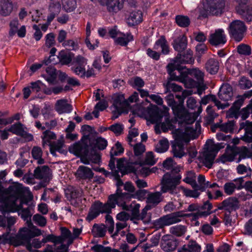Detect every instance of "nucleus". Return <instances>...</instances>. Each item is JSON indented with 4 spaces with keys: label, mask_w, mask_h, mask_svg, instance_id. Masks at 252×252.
I'll return each mask as SVG.
<instances>
[{
    "label": "nucleus",
    "mask_w": 252,
    "mask_h": 252,
    "mask_svg": "<svg viewBox=\"0 0 252 252\" xmlns=\"http://www.w3.org/2000/svg\"><path fill=\"white\" fill-rule=\"evenodd\" d=\"M113 176L117 181V189L116 193L109 195L106 203L103 204L100 201H95L91 206L86 220L91 221L96 218L100 214L104 213H109L112 209L114 208L116 204H119L120 201H124L128 198L130 194L127 193H123L120 187L123 186L124 183L120 179V176L118 170H115L112 172Z\"/></svg>",
    "instance_id": "1"
},
{
    "label": "nucleus",
    "mask_w": 252,
    "mask_h": 252,
    "mask_svg": "<svg viewBox=\"0 0 252 252\" xmlns=\"http://www.w3.org/2000/svg\"><path fill=\"white\" fill-rule=\"evenodd\" d=\"M168 110L167 108H165L162 111L157 107L148 110L149 120L152 123L156 124L155 126V130L157 134L160 133V128L164 132L175 128L174 124L176 123V120L173 119H170Z\"/></svg>",
    "instance_id": "2"
},
{
    "label": "nucleus",
    "mask_w": 252,
    "mask_h": 252,
    "mask_svg": "<svg viewBox=\"0 0 252 252\" xmlns=\"http://www.w3.org/2000/svg\"><path fill=\"white\" fill-rule=\"evenodd\" d=\"M180 171V168L176 167L163 176L160 181L161 192H169L171 194L176 193L175 190L177 186L180 184L181 179Z\"/></svg>",
    "instance_id": "3"
},
{
    "label": "nucleus",
    "mask_w": 252,
    "mask_h": 252,
    "mask_svg": "<svg viewBox=\"0 0 252 252\" xmlns=\"http://www.w3.org/2000/svg\"><path fill=\"white\" fill-rule=\"evenodd\" d=\"M123 206V209L131 212V220H142L145 224L149 223L151 221V215L147 213V211L152 209V206L149 204L147 205L140 213V205L139 204H131L129 206L124 203L118 204Z\"/></svg>",
    "instance_id": "4"
},
{
    "label": "nucleus",
    "mask_w": 252,
    "mask_h": 252,
    "mask_svg": "<svg viewBox=\"0 0 252 252\" xmlns=\"http://www.w3.org/2000/svg\"><path fill=\"white\" fill-rule=\"evenodd\" d=\"M29 227L31 226V229L23 228L20 229L19 233L16 235V238L19 241L18 245L26 244L27 249L29 251H32V246L30 243L32 238L40 236L42 234L41 231L37 227L33 225L31 221H29Z\"/></svg>",
    "instance_id": "5"
},
{
    "label": "nucleus",
    "mask_w": 252,
    "mask_h": 252,
    "mask_svg": "<svg viewBox=\"0 0 252 252\" xmlns=\"http://www.w3.org/2000/svg\"><path fill=\"white\" fill-rule=\"evenodd\" d=\"M205 150L203 152V163L208 168H211L217 153L224 147L221 144H215L211 140L207 141Z\"/></svg>",
    "instance_id": "6"
},
{
    "label": "nucleus",
    "mask_w": 252,
    "mask_h": 252,
    "mask_svg": "<svg viewBox=\"0 0 252 252\" xmlns=\"http://www.w3.org/2000/svg\"><path fill=\"white\" fill-rule=\"evenodd\" d=\"M7 192L10 194L11 200L10 211H19L21 209L23 204L26 203L23 200L19 199V197L22 192L21 185L17 184L9 186L7 189Z\"/></svg>",
    "instance_id": "7"
},
{
    "label": "nucleus",
    "mask_w": 252,
    "mask_h": 252,
    "mask_svg": "<svg viewBox=\"0 0 252 252\" xmlns=\"http://www.w3.org/2000/svg\"><path fill=\"white\" fill-rule=\"evenodd\" d=\"M247 28L245 24L240 20H235L230 23L229 32L234 39L238 42L242 40Z\"/></svg>",
    "instance_id": "8"
},
{
    "label": "nucleus",
    "mask_w": 252,
    "mask_h": 252,
    "mask_svg": "<svg viewBox=\"0 0 252 252\" xmlns=\"http://www.w3.org/2000/svg\"><path fill=\"white\" fill-rule=\"evenodd\" d=\"M179 245L178 240L171 235H164L161 239L160 248L165 252H174Z\"/></svg>",
    "instance_id": "9"
},
{
    "label": "nucleus",
    "mask_w": 252,
    "mask_h": 252,
    "mask_svg": "<svg viewBox=\"0 0 252 252\" xmlns=\"http://www.w3.org/2000/svg\"><path fill=\"white\" fill-rule=\"evenodd\" d=\"M84 136L81 139L82 143L77 142L71 145L69 148L70 152L78 156H84L88 155L90 146L88 144V140H83Z\"/></svg>",
    "instance_id": "10"
},
{
    "label": "nucleus",
    "mask_w": 252,
    "mask_h": 252,
    "mask_svg": "<svg viewBox=\"0 0 252 252\" xmlns=\"http://www.w3.org/2000/svg\"><path fill=\"white\" fill-rule=\"evenodd\" d=\"M238 199L234 197H230L224 200L218 206V209L223 210L224 212L232 213L240 208Z\"/></svg>",
    "instance_id": "11"
},
{
    "label": "nucleus",
    "mask_w": 252,
    "mask_h": 252,
    "mask_svg": "<svg viewBox=\"0 0 252 252\" xmlns=\"http://www.w3.org/2000/svg\"><path fill=\"white\" fill-rule=\"evenodd\" d=\"M113 106L115 108L117 113H114L112 117L113 120L117 118L122 113H127L129 109V105L127 101L125 100L123 96H118L114 100Z\"/></svg>",
    "instance_id": "12"
},
{
    "label": "nucleus",
    "mask_w": 252,
    "mask_h": 252,
    "mask_svg": "<svg viewBox=\"0 0 252 252\" xmlns=\"http://www.w3.org/2000/svg\"><path fill=\"white\" fill-rule=\"evenodd\" d=\"M83 140H88L90 149L95 150L97 149L100 150L105 149L107 145V141L104 138L99 137L97 138L90 137V135L88 134L84 136Z\"/></svg>",
    "instance_id": "13"
},
{
    "label": "nucleus",
    "mask_w": 252,
    "mask_h": 252,
    "mask_svg": "<svg viewBox=\"0 0 252 252\" xmlns=\"http://www.w3.org/2000/svg\"><path fill=\"white\" fill-rule=\"evenodd\" d=\"M98 2L103 6H106L109 12L114 13L123 8L124 0H98Z\"/></svg>",
    "instance_id": "14"
},
{
    "label": "nucleus",
    "mask_w": 252,
    "mask_h": 252,
    "mask_svg": "<svg viewBox=\"0 0 252 252\" xmlns=\"http://www.w3.org/2000/svg\"><path fill=\"white\" fill-rule=\"evenodd\" d=\"M244 129L245 134L241 138V139L247 143H252L251 149L252 155V123L248 121L241 123L240 125L239 131Z\"/></svg>",
    "instance_id": "15"
},
{
    "label": "nucleus",
    "mask_w": 252,
    "mask_h": 252,
    "mask_svg": "<svg viewBox=\"0 0 252 252\" xmlns=\"http://www.w3.org/2000/svg\"><path fill=\"white\" fill-rule=\"evenodd\" d=\"M212 207V204L209 201H206L203 205H199V212L189 214V216L192 217V219L194 220H196L199 217L203 216L206 217L212 213V212L211 211Z\"/></svg>",
    "instance_id": "16"
},
{
    "label": "nucleus",
    "mask_w": 252,
    "mask_h": 252,
    "mask_svg": "<svg viewBox=\"0 0 252 252\" xmlns=\"http://www.w3.org/2000/svg\"><path fill=\"white\" fill-rule=\"evenodd\" d=\"M233 93L231 86L228 83L223 84L220 89L218 96L221 100L227 101L231 99Z\"/></svg>",
    "instance_id": "17"
},
{
    "label": "nucleus",
    "mask_w": 252,
    "mask_h": 252,
    "mask_svg": "<svg viewBox=\"0 0 252 252\" xmlns=\"http://www.w3.org/2000/svg\"><path fill=\"white\" fill-rule=\"evenodd\" d=\"M174 61L177 64L180 63H192L194 61L192 51L190 49H188L183 55L180 53L178 54Z\"/></svg>",
    "instance_id": "18"
},
{
    "label": "nucleus",
    "mask_w": 252,
    "mask_h": 252,
    "mask_svg": "<svg viewBox=\"0 0 252 252\" xmlns=\"http://www.w3.org/2000/svg\"><path fill=\"white\" fill-rule=\"evenodd\" d=\"M226 41L224 31L222 29L216 30L214 33L210 35L209 42L213 45L224 44Z\"/></svg>",
    "instance_id": "19"
},
{
    "label": "nucleus",
    "mask_w": 252,
    "mask_h": 252,
    "mask_svg": "<svg viewBox=\"0 0 252 252\" xmlns=\"http://www.w3.org/2000/svg\"><path fill=\"white\" fill-rule=\"evenodd\" d=\"M225 6L224 0H213L209 6V13L212 15H219L223 12Z\"/></svg>",
    "instance_id": "20"
},
{
    "label": "nucleus",
    "mask_w": 252,
    "mask_h": 252,
    "mask_svg": "<svg viewBox=\"0 0 252 252\" xmlns=\"http://www.w3.org/2000/svg\"><path fill=\"white\" fill-rule=\"evenodd\" d=\"M7 227L6 232L2 234V237L5 239H12L15 235L16 230L12 226L16 222V219L13 217H6Z\"/></svg>",
    "instance_id": "21"
},
{
    "label": "nucleus",
    "mask_w": 252,
    "mask_h": 252,
    "mask_svg": "<svg viewBox=\"0 0 252 252\" xmlns=\"http://www.w3.org/2000/svg\"><path fill=\"white\" fill-rule=\"evenodd\" d=\"M236 153V146H227L225 153L220 157V160L222 163L232 161L237 156Z\"/></svg>",
    "instance_id": "22"
},
{
    "label": "nucleus",
    "mask_w": 252,
    "mask_h": 252,
    "mask_svg": "<svg viewBox=\"0 0 252 252\" xmlns=\"http://www.w3.org/2000/svg\"><path fill=\"white\" fill-rule=\"evenodd\" d=\"M244 102L243 98L238 99L233 104V105L227 112L226 116L229 118L237 119L239 116L240 109Z\"/></svg>",
    "instance_id": "23"
},
{
    "label": "nucleus",
    "mask_w": 252,
    "mask_h": 252,
    "mask_svg": "<svg viewBox=\"0 0 252 252\" xmlns=\"http://www.w3.org/2000/svg\"><path fill=\"white\" fill-rule=\"evenodd\" d=\"M237 11L244 20L248 22L252 20V6L240 4L237 8Z\"/></svg>",
    "instance_id": "24"
},
{
    "label": "nucleus",
    "mask_w": 252,
    "mask_h": 252,
    "mask_svg": "<svg viewBox=\"0 0 252 252\" xmlns=\"http://www.w3.org/2000/svg\"><path fill=\"white\" fill-rule=\"evenodd\" d=\"M175 116L179 119L181 122L187 124H191L195 122L194 118L189 113L184 107Z\"/></svg>",
    "instance_id": "25"
},
{
    "label": "nucleus",
    "mask_w": 252,
    "mask_h": 252,
    "mask_svg": "<svg viewBox=\"0 0 252 252\" xmlns=\"http://www.w3.org/2000/svg\"><path fill=\"white\" fill-rule=\"evenodd\" d=\"M187 37L184 35H181L174 40L172 45L176 51L182 52L187 48Z\"/></svg>",
    "instance_id": "26"
},
{
    "label": "nucleus",
    "mask_w": 252,
    "mask_h": 252,
    "mask_svg": "<svg viewBox=\"0 0 252 252\" xmlns=\"http://www.w3.org/2000/svg\"><path fill=\"white\" fill-rule=\"evenodd\" d=\"M142 21V13L139 10L134 9L130 12L127 23L131 26L138 25Z\"/></svg>",
    "instance_id": "27"
},
{
    "label": "nucleus",
    "mask_w": 252,
    "mask_h": 252,
    "mask_svg": "<svg viewBox=\"0 0 252 252\" xmlns=\"http://www.w3.org/2000/svg\"><path fill=\"white\" fill-rule=\"evenodd\" d=\"M205 68L210 74L212 75L216 74L219 71L220 63L217 60L214 58H210L205 63Z\"/></svg>",
    "instance_id": "28"
},
{
    "label": "nucleus",
    "mask_w": 252,
    "mask_h": 252,
    "mask_svg": "<svg viewBox=\"0 0 252 252\" xmlns=\"http://www.w3.org/2000/svg\"><path fill=\"white\" fill-rule=\"evenodd\" d=\"M55 109L59 113H68L72 111V106L66 99L58 100L55 105Z\"/></svg>",
    "instance_id": "29"
},
{
    "label": "nucleus",
    "mask_w": 252,
    "mask_h": 252,
    "mask_svg": "<svg viewBox=\"0 0 252 252\" xmlns=\"http://www.w3.org/2000/svg\"><path fill=\"white\" fill-rule=\"evenodd\" d=\"M161 49V53L167 55L169 53V47L167 40L164 36H161L156 42L154 49L158 50Z\"/></svg>",
    "instance_id": "30"
},
{
    "label": "nucleus",
    "mask_w": 252,
    "mask_h": 252,
    "mask_svg": "<svg viewBox=\"0 0 252 252\" xmlns=\"http://www.w3.org/2000/svg\"><path fill=\"white\" fill-rule=\"evenodd\" d=\"M168 225L179 222L181 221L180 218L189 217V214H184L183 211H178L165 216Z\"/></svg>",
    "instance_id": "31"
},
{
    "label": "nucleus",
    "mask_w": 252,
    "mask_h": 252,
    "mask_svg": "<svg viewBox=\"0 0 252 252\" xmlns=\"http://www.w3.org/2000/svg\"><path fill=\"white\" fill-rule=\"evenodd\" d=\"M76 175L77 177L83 179H90L94 176V173L91 169L83 165L78 167Z\"/></svg>",
    "instance_id": "32"
},
{
    "label": "nucleus",
    "mask_w": 252,
    "mask_h": 252,
    "mask_svg": "<svg viewBox=\"0 0 252 252\" xmlns=\"http://www.w3.org/2000/svg\"><path fill=\"white\" fill-rule=\"evenodd\" d=\"M49 174L50 168L47 165L38 166L34 170V176L38 179H47Z\"/></svg>",
    "instance_id": "33"
},
{
    "label": "nucleus",
    "mask_w": 252,
    "mask_h": 252,
    "mask_svg": "<svg viewBox=\"0 0 252 252\" xmlns=\"http://www.w3.org/2000/svg\"><path fill=\"white\" fill-rule=\"evenodd\" d=\"M162 193H163L161 191L149 193L147 197V202L152 204L150 205L152 207L155 206L162 201Z\"/></svg>",
    "instance_id": "34"
},
{
    "label": "nucleus",
    "mask_w": 252,
    "mask_h": 252,
    "mask_svg": "<svg viewBox=\"0 0 252 252\" xmlns=\"http://www.w3.org/2000/svg\"><path fill=\"white\" fill-rule=\"evenodd\" d=\"M172 152L175 157L181 158L185 155L184 145L178 140H175L172 145Z\"/></svg>",
    "instance_id": "35"
},
{
    "label": "nucleus",
    "mask_w": 252,
    "mask_h": 252,
    "mask_svg": "<svg viewBox=\"0 0 252 252\" xmlns=\"http://www.w3.org/2000/svg\"><path fill=\"white\" fill-rule=\"evenodd\" d=\"M167 71L170 75V79L172 80L179 81L180 80V76L177 75L174 71L176 70L178 72L180 71L181 68L179 64L174 63H169L167 66Z\"/></svg>",
    "instance_id": "36"
},
{
    "label": "nucleus",
    "mask_w": 252,
    "mask_h": 252,
    "mask_svg": "<svg viewBox=\"0 0 252 252\" xmlns=\"http://www.w3.org/2000/svg\"><path fill=\"white\" fill-rule=\"evenodd\" d=\"M181 70L179 71V76H180V80H179L180 82H184L186 85H187L189 83V86L188 87L189 88H193L195 86L196 82L192 79L189 78L188 77V72L186 71H183L182 70L184 69L183 67L180 66Z\"/></svg>",
    "instance_id": "37"
},
{
    "label": "nucleus",
    "mask_w": 252,
    "mask_h": 252,
    "mask_svg": "<svg viewBox=\"0 0 252 252\" xmlns=\"http://www.w3.org/2000/svg\"><path fill=\"white\" fill-rule=\"evenodd\" d=\"M61 235L58 236L61 238V243H63L65 240H67V244L70 246L73 242V238L72 233L70 230L65 227H62L61 228Z\"/></svg>",
    "instance_id": "38"
},
{
    "label": "nucleus",
    "mask_w": 252,
    "mask_h": 252,
    "mask_svg": "<svg viewBox=\"0 0 252 252\" xmlns=\"http://www.w3.org/2000/svg\"><path fill=\"white\" fill-rule=\"evenodd\" d=\"M73 54L69 52L61 51L58 56L60 62L62 64H71L73 61Z\"/></svg>",
    "instance_id": "39"
},
{
    "label": "nucleus",
    "mask_w": 252,
    "mask_h": 252,
    "mask_svg": "<svg viewBox=\"0 0 252 252\" xmlns=\"http://www.w3.org/2000/svg\"><path fill=\"white\" fill-rule=\"evenodd\" d=\"M200 246L194 241H190L187 245H184L182 250H178V252H200Z\"/></svg>",
    "instance_id": "40"
},
{
    "label": "nucleus",
    "mask_w": 252,
    "mask_h": 252,
    "mask_svg": "<svg viewBox=\"0 0 252 252\" xmlns=\"http://www.w3.org/2000/svg\"><path fill=\"white\" fill-rule=\"evenodd\" d=\"M169 146V142L166 138L160 140L155 146V150L159 153L165 152L168 149Z\"/></svg>",
    "instance_id": "41"
},
{
    "label": "nucleus",
    "mask_w": 252,
    "mask_h": 252,
    "mask_svg": "<svg viewBox=\"0 0 252 252\" xmlns=\"http://www.w3.org/2000/svg\"><path fill=\"white\" fill-rule=\"evenodd\" d=\"M7 131L11 132L17 135L22 136L26 134V132L23 128V125L20 123L15 124L11 126L7 129Z\"/></svg>",
    "instance_id": "42"
},
{
    "label": "nucleus",
    "mask_w": 252,
    "mask_h": 252,
    "mask_svg": "<svg viewBox=\"0 0 252 252\" xmlns=\"http://www.w3.org/2000/svg\"><path fill=\"white\" fill-rule=\"evenodd\" d=\"M187 231V228L182 225H177L170 228L169 232L171 234L177 237L183 235Z\"/></svg>",
    "instance_id": "43"
},
{
    "label": "nucleus",
    "mask_w": 252,
    "mask_h": 252,
    "mask_svg": "<svg viewBox=\"0 0 252 252\" xmlns=\"http://www.w3.org/2000/svg\"><path fill=\"white\" fill-rule=\"evenodd\" d=\"M32 157L37 160L38 164H42L44 163V160L42 158V151L40 147H33L32 150Z\"/></svg>",
    "instance_id": "44"
},
{
    "label": "nucleus",
    "mask_w": 252,
    "mask_h": 252,
    "mask_svg": "<svg viewBox=\"0 0 252 252\" xmlns=\"http://www.w3.org/2000/svg\"><path fill=\"white\" fill-rule=\"evenodd\" d=\"M13 10V4L11 0H4L1 5L0 13L3 16L9 15Z\"/></svg>",
    "instance_id": "45"
},
{
    "label": "nucleus",
    "mask_w": 252,
    "mask_h": 252,
    "mask_svg": "<svg viewBox=\"0 0 252 252\" xmlns=\"http://www.w3.org/2000/svg\"><path fill=\"white\" fill-rule=\"evenodd\" d=\"M106 227L105 225H98L94 224L93 226L92 232L95 237H103L106 233Z\"/></svg>",
    "instance_id": "46"
},
{
    "label": "nucleus",
    "mask_w": 252,
    "mask_h": 252,
    "mask_svg": "<svg viewBox=\"0 0 252 252\" xmlns=\"http://www.w3.org/2000/svg\"><path fill=\"white\" fill-rule=\"evenodd\" d=\"M65 193L68 198L74 199L82 196V191L80 189L71 188L66 191Z\"/></svg>",
    "instance_id": "47"
},
{
    "label": "nucleus",
    "mask_w": 252,
    "mask_h": 252,
    "mask_svg": "<svg viewBox=\"0 0 252 252\" xmlns=\"http://www.w3.org/2000/svg\"><path fill=\"white\" fill-rule=\"evenodd\" d=\"M133 40V36L131 33H128L126 34H124L122 37H118L115 41V43L121 46H126L127 43Z\"/></svg>",
    "instance_id": "48"
},
{
    "label": "nucleus",
    "mask_w": 252,
    "mask_h": 252,
    "mask_svg": "<svg viewBox=\"0 0 252 252\" xmlns=\"http://www.w3.org/2000/svg\"><path fill=\"white\" fill-rule=\"evenodd\" d=\"M195 174L192 171H189L187 174V177L183 180L186 183L190 185L194 189L198 187L195 180Z\"/></svg>",
    "instance_id": "49"
},
{
    "label": "nucleus",
    "mask_w": 252,
    "mask_h": 252,
    "mask_svg": "<svg viewBox=\"0 0 252 252\" xmlns=\"http://www.w3.org/2000/svg\"><path fill=\"white\" fill-rule=\"evenodd\" d=\"M235 126L236 124L234 120L228 121L227 122L221 124V131L231 133L233 131Z\"/></svg>",
    "instance_id": "50"
},
{
    "label": "nucleus",
    "mask_w": 252,
    "mask_h": 252,
    "mask_svg": "<svg viewBox=\"0 0 252 252\" xmlns=\"http://www.w3.org/2000/svg\"><path fill=\"white\" fill-rule=\"evenodd\" d=\"M122 153H123L122 149L121 150V151H118L116 150V149H115L114 148H112L110 151L111 158L108 164L110 169L112 171H113V170L115 169V162L117 158H114V156H119Z\"/></svg>",
    "instance_id": "51"
},
{
    "label": "nucleus",
    "mask_w": 252,
    "mask_h": 252,
    "mask_svg": "<svg viewBox=\"0 0 252 252\" xmlns=\"http://www.w3.org/2000/svg\"><path fill=\"white\" fill-rule=\"evenodd\" d=\"M175 20L177 25L181 27L186 28L190 24V20L186 16L177 15L176 16Z\"/></svg>",
    "instance_id": "52"
},
{
    "label": "nucleus",
    "mask_w": 252,
    "mask_h": 252,
    "mask_svg": "<svg viewBox=\"0 0 252 252\" xmlns=\"http://www.w3.org/2000/svg\"><path fill=\"white\" fill-rule=\"evenodd\" d=\"M200 129V125L199 123L196 122L195 124V126H188L185 128V133L190 137L195 138L194 135L197 131H199Z\"/></svg>",
    "instance_id": "53"
},
{
    "label": "nucleus",
    "mask_w": 252,
    "mask_h": 252,
    "mask_svg": "<svg viewBox=\"0 0 252 252\" xmlns=\"http://www.w3.org/2000/svg\"><path fill=\"white\" fill-rule=\"evenodd\" d=\"M85 157H88L89 159L94 163H98L100 160V157L96 150L89 149L88 155H85Z\"/></svg>",
    "instance_id": "54"
},
{
    "label": "nucleus",
    "mask_w": 252,
    "mask_h": 252,
    "mask_svg": "<svg viewBox=\"0 0 252 252\" xmlns=\"http://www.w3.org/2000/svg\"><path fill=\"white\" fill-rule=\"evenodd\" d=\"M87 64V60L84 57L79 55L73 58L71 65L85 67Z\"/></svg>",
    "instance_id": "55"
},
{
    "label": "nucleus",
    "mask_w": 252,
    "mask_h": 252,
    "mask_svg": "<svg viewBox=\"0 0 252 252\" xmlns=\"http://www.w3.org/2000/svg\"><path fill=\"white\" fill-rule=\"evenodd\" d=\"M236 154L239 155L237 162H239L241 159H244L248 157L249 150L246 147L242 146L239 147L236 146Z\"/></svg>",
    "instance_id": "56"
},
{
    "label": "nucleus",
    "mask_w": 252,
    "mask_h": 252,
    "mask_svg": "<svg viewBox=\"0 0 252 252\" xmlns=\"http://www.w3.org/2000/svg\"><path fill=\"white\" fill-rule=\"evenodd\" d=\"M43 136L42 137V145L44 146L46 144L48 145L50 144V140L55 139L56 138V134L50 131V130H45L43 133Z\"/></svg>",
    "instance_id": "57"
},
{
    "label": "nucleus",
    "mask_w": 252,
    "mask_h": 252,
    "mask_svg": "<svg viewBox=\"0 0 252 252\" xmlns=\"http://www.w3.org/2000/svg\"><path fill=\"white\" fill-rule=\"evenodd\" d=\"M238 85L241 89H249L252 87V82L248 78L242 76L239 81Z\"/></svg>",
    "instance_id": "58"
},
{
    "label": "nucleus",
    "mask_w": 252,
    "mask_h": 252,
    "mask_svg": "<svg viewBox=\"0 0 252 252\" xmlns=\"http://www.w3.org/2000/svg\"><path fill=\"white\" fill-rule=\"evenodd\" d=\"M33 222L41 227H44L46 225L47 221L46 218L40 214L34 215L32 217Z\"/></svg>",
    "instance_id": "59"
},
{
    "label": "nucleus",
    "mask_w": 252,
    "mask_h": 252,
    "mask_svg": "<svg viewBox=\"0 0 252 252\" xmlns=\"http://www.w3.org/2000/svg\"><path fill=\"white\" fill-rule=\"evenodd\" d=\"M108 129L113 131L116 135H120L123 132L124 126L122 124L117 123L109 126Z\"/></svg>",
    "instance_id": "60"
},
{
    "label": "nucleus",
    "mask_w": 252,
    "mask_h": 252,
    "mask_svg": "<svg viewBox=\"0 0 252 252\" xmlns=\"http://www.w3.org/2000/svg\"><path fill=\"white\" fill-rule=\"evenodd\" d=\"M238 52L242 55L249 56L251 54V48L250 46L242 44L237 47Z\"/></svg>",
    "instance_id": "61"
},
{
    "label": "nucleus",
    "mask_w": 252,
    "mask_h": 252,
    "mask_svg": "<svg viewBox=\"0 0 252 252\" xmlns=\"http://www.w3.org/2000/svg\"><path fill=\"white\" fill-rule=\"evenodd\" d=\"M168 104L172 108L174 114L175 115L183 107V105L178 104L173 99L170 98L168 100Z\"/></svg>",
    "instance_id": "62"
},
{
    "label": "nucleus",
    "mask_w": 252,
    "mask_h": 252,
    "mask_svg": "<svg viewBox=\"0 0 252 252\" xmlns=\"http://www.w3.org/2000/svg\"><path fill=\"white\" fill-rule=\"evenodd\" d=\"M237 189V185L232 182L226 183L224 185V192L228 195L232 194Z\"/></svg>",
    "instance_id": "63"
},
{
    "label": "nucleus",
    "mask_w": 252,
    "mask_h": 252,
    "mask_svg": "<svg viewBox=\"0 0 252 252\" xmlns=\"http://www.w3.org/2000/svg\"><path fill=\"white\" fill-rule=\"evenodd\" d=\"M251 113L252 114V108L249 104L240 111L239 116H241L242 119L244 120L249 117Z\"/></svg>",
    "instance_id": "64"
}]
</instances>
